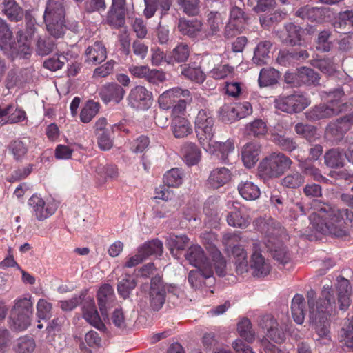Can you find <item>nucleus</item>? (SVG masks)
Listing matches in <instances>:
<instances>
[{
	"instance_id": "1",
	"label": "nucleus",
	"mask_w": 353,
	"mask_h": 353,
	"mask_svg": "<svg viewBox=\"0 0 353 353\" xmlns=\"http://www.w3.org/2000/svg\"><path fill=\"white\" fill-rule=\"evenodd\" d=\"M309 307V323L317 337L315 340L322 344L330 341L329 316L336 313V305L334 294L329 285H324L321 296L316 300V292L310 290L307 293Z\"/></svg>"
},
{
	"instance_id": "2",
	"label": "nucleus",
	"mask_w": 353,
	"mask_h": 353,
	"mask_svg": "<svg viewBox=\"0 0 353 353\" xmlns=\"http://www.w3.org/2000/svg\"><path fill=\"white\" fill-rule=\"evenodd\" d=\"M314 210L316 212L310 216L314 230L323 234L336 238L348 236L347 228L344 221L345 216L341 213V208L315 200Z\"/></svg>"
},
{
	"instance_id": "3",
	"label": "nucleus",
	"mask_w": 353,
	"mask_h": 353,
	"mask_svg": "<svg viewBox=\"0 0 353 353\" xmlns=\"http://www.w3.org/2000/svg\"><path fill=\"white\" fill-rule=\"evenodd\" d=\"M261 230L265 234L264 244L274 259L281 264L288 263L290 253L280 240L285 235L284 228L279 222L269 219L264 223Z\"/></svg>"
},
{
	"instance_id": "4",
	"label": "nucleus",
	"mask_w": 353,
	"mask_h": 353,
	"mask_svg": "<svg viewBox=\"0 0 353 353\" xmlns=\"http://www.w3.org/2000/svg\"><path fill=\"white\" fill-rule=\"evenodd\" d=\"M23 32L17 33V42L13 40V33L7 21L0 17V49L3 53L12 59L19 57L27 58L30 55L32 49L23 42Z\"/></svg>"
},
{
	"instance_id": "5",
	"label": "nucleus",
	"mask_w": 353,
	"mask_h": 353,
	"mask_svg": "<svg viewBox=\"0 0 353 353\" xmlns=\"http://www.w3.org/2000/svg\"><path fill=\"white\" fill-rule=\"evenodd\" d=\"M292 160L281 152H272L262 159L258 165V174L263 180L278 178L288 170Z\"/></svg>"
},
{
	"instance_id": "6",
	"label": "nucleus",
	"mask_w": 353,
	"mask_h": 353,
	"mask_svg": "<svg viewBox=\"0 0 353 353\" xmlns=\"http://www.w3.org/2000/svg\"><path fill=\"white\" fill-rule=\"evenodd\" d=\"M192 100L190 92L180 88H174L164 92L159 98V103L165 110L172 108L174 117L185 111L187 103Z\"/></svg>"
},
{
	"instance_id": "7",
	"label": "nucleus",
	"mask_w": 353,
	"mask_h": 353,
	"mask_svg": "<svg viewBox=\"0 0 353 353\" xmlns=\"http://www.w3.org/2000/svg\"><path fill=\"white\" fill-rule=\"evenodd\" d=\"M65 7L60 4L51 3L46 7L43 14L44 21L48 33L54 38H61L65 31Z\"/></svg>"
},
{
	"instance_id": "8",
	"label": "nucleus",
	"mask_w": 353,
	"mask_h": 353,
	"mask_svg": "<svg viewBox=\"0 0 353 353\" xmlns=\"http://www.w3.org/2000/svg\"><path fill=\"white\" fill-rule=\"evenodd\" d=\"M195 132L198 140L203 145H209L214 134V118L212 112L206 109L199 111L195 118Z\"/></svg>"
},
{
	"instance_id": "9",
	"label": "nucleus",
	"mask_w": 353,
	"mask_h": 353,
	"mask_svg": "<svg viewBox=\"0 0 353 353\" xmlns=\"http://www.w3.org/2000/svg\"><path fill=\"white\" fill-rule=\"evenodd\" d=\"M310 100L305 95L295 92L286 96H279L275 99L274 105L276 109L288 114L299 113L310 104Z\"/></svg>"
},
{
	"instance_id": "10",
	"label": "nucleus",
	"mask_w": 353,
	"mask_h": 353,
	"mask_svg": "<svg viewBox=\"0 0 353 353\" xmlns=\"http://www.w3.org/2000/svg\"><path fill=\"white\" fill-rule=\"evenodd\" d=\"M240 240L236 233H228L223 237V243L228 249H231L232 256L235 259L236 271L242 274L248 271L247 252L242 245H235Z\"/></svg>"
},
{
	"instance_id": "11",
	"label": "nucleus",
	"mask_w": 353,
	"mask_h": 353,
	"mask_svg": "<svg viewBox=\"0 0 353 353\" xmlns=\"http://www.w3.org/2000/svg\"><path fill=\"white\" fill-rule=\"evenodd\" d=\"M252 254L251 256L250 267L254 276H265L270 272V265L261 254V244L257 240L252 239L248 242Z\"/></svg>"
},
{
	"instance_id": "12",
	"label": "nucleus",
	"mask_w": 353,
	"mask_h": 353,
	"mask_svg": "<svg viewBox=\"0 0 353 353\" xmlns=\"http://www.w3.org/2000/svg\"><path fill=\"white\" fill-rule=\"evenodd\" d=\"M128 105L136 110H148L152 103V94L144 86L137 85L131 89L127 97Z\"/></svg>"
},
{
	"instance_id": "13",
	"label": "nucleus",
	"mask_w": 353,
	"mask_h": 353,
	"mask_svg": "<svg viewBox=\"0 0 353 353\" xmlns=\"http://www.w3.org/2000/svg\"><path fill=\"white\" fill-rule=\"evenodd\" d=\"M228 206L230 210L227 215L228 225L241 229L246 228L250 223V219L243 213L241 205L237 201H230L228 202Z\"/></svg>"
},
{
	"instance_id": "14",
	"label": "nucleus",
	"mask_w": 353,
	"mask_h": 353,
	"mask_svg": "<svg viewBox=\"0 0 353 353\" xmlns=\"http://www.w3.org/2000/svg\"><path fill=\"white\" fill-rule=\"evenodd\" d=\"M212 266L203 268H196L188 274V283L192 288L198 290L208 284H213L214 279L212 276Z\"/></svg>"
},
{
	"instance_id": "15",
	"label": "nucleus",
	"mask_w": 353,
	"mask_h": 353,
	"mask_svg": "<svg viewBox=\"0 0 353 353\" xmlns=\"http://www.w3.org/2000/svg\"><path fill=\"white\" fill-rule=\"evenodd\" d=\"M33 214L39 221H43L52 216L56 211V207L50 203H46L44 200L37 194H33L28 201Z\"/></svg>"
},
{
	"instance_id": "16",
	"label": "nucleus",
	"mask_w": 353,
	"mask_h": 353,
	"mask_svg": "<svg viewBox=\"0 0 353 353\" xmlns=\"http://www.w3.org/2000/svg\"><path fill=\"white\" fill-rule=\"evenodd\" d=\"M203 149L209 153L219 152L220 159L225 163L229 162V156L234 152V143L233 140L228 139L225 142L216 141L213 139L209 143V145H203Z\"/></svg>"
},
{
	"instance_id": "17",
	"label": "nucleus",
	"mask_w": 353,
	"mask_h": 353,
	"mask_svg": "<svg viewBox=\"0 0 353 353\" xmlns=\"http://www.w3.org/2000/svg\"><path fill=\"white\" fill-rule=\"evenodd\" d=\"M185 259L196 268L210 267L212 264L203 249L199 245H192L185 254Z\"/></svg>"
},
{
	"instance_id": "18",
	"label": "nucleus",
	"mask_w": 353,
	"mask_h": 353,
	"mask_svg": "<svg viewBox=\"0 0 353 353\" xmlns=\"http://www.w3.org/2000/svg\"><path fill=\"white\" fill-rule=\"evenodd\" d=\"M203 23L198 19H186L181 18L178 21L179 31L184 36L192 39H201Z\"/></svg>"
},
{
	"instance_id": "19",
	"label": "nucleus",
	"mask_w": 353,
	"mask_h": 353,
	"mask_svg": "<svg viewBox=\"0 0 353 353\" xmlns=\"http://www.w3.org/2000/svg\"><path fill=\"white\" fill-rule=\"evenodd\" d=\"M125 92V90L118 83H110L101 88L99 95L105 103L111 101L119 103L123 99Z\"/></svg>"
},
{
	"instance_id": "20",
	"label": "nucleus",
	"mask_w": 353,
	"mask_h": 353,
	"mask_svg": "<svg viewBox=\"0 0 353 353\" xmlns=\"http://www.w3.org/2000/svg\"><path fill=\"white\" fill-rule=\"evenodd\" d=\"M82 303L83 315L85 321L99 330L104 327V324L101 321L94 299L84 298Z\"/></svg>"
},
{
	"instance_id": "21",
	"label": "nucleus",
	"mask_w": 353,
	"mask_h": 353,
	"mask_svg": "<svg viewBox=\"0 0 353 353\" xmlns=\"http://www.w3.org/2000/svg\"><path fill=\"white\" fill-rule=\"evenodd\" d=\"M114 300V290L109 284L102 285L97 292L99 310L103 316H107L108 310L112 306Z\"/></svg>"
},
{
	"instance_id": "22",
	"label": "nucleus",
	"mask_w": 353,
	"mask_h": 353,
	"mask_svg": "<svg viewBox=\"0 0 353 353\" xmlns=\"http://www.w3.org/2000/svg\"><path fill=\"white\" fill-rule=\"evenodd\" d=\"M327 104L334 108H339L341 113L342 112L352 110L353 108V99L350 103L347 102L343 88H338L328 93Z\"/></svg>"
},
{
	"instance_id": "23",
	"label": "nucleus",
	"mask_w": 353,
	"mask_h": 353,
	"mask_svg": "<svg viewBox=\"0 0 353 353\" xmlns=\"http://www.w3.org/2000/svg\"><path fill=\"white\" fill-rule=\"evenodd\" d=\"M336 290L339 310L346 311L350 305L351 286L347 279L340 277L337 279Z\"/></svg>"
},
{
	"instance_id": "24",
	"label": "nucleus",
	"mask_w": 353,
	"mask_h": 353,
	"mask_svg": "<svg viewBox=\"0 0 353 353\" xmlns=\"http://www.w3.org/2000/svg\"><path fill=\"white\" fill-rule=\"evenodd\" d=\"M284 28L285 32L280 36L281 41L292 46L300 45L304 32L303 28L293 23L285 24Z\"/></svg>"
},
{
	"instance_id": "25",
	"label": "nucleus",
	"mask_w": 353,
	"mask_h": 353,
	"mask_svg": "<svg viewBox=\"0 0 353 353\" xmlns=\"http://www.w3.org/2000/svg\"><path fill=\"white\" fill-rule=\"evenodd\" d=\"M340 113L339 108L330 106L327 103L315 105L306 113V118L312 121L329 118Z\"/></svg>"
},
{
	"instance_id": "26",
	"label": "nucleus",
	"mask_w": 353,
	"mask_h": 353,
	"mask_svg": "<svg viewBox=\"0 0 353 353\" xmlns=\"http://www.w3.org/2000/svg\"><path fill=\"white\" fill-rule=\"evenodd\" d=\"M261 151V146L256 142H249L243 146L241 159L246 168L254 167L259 160Z\"/></svg>"
},
{
	"instance_id": "27",
	"label": "nucleus",
	"mask_w": 353,
	"mask_h": 353,
	"mask_svg": "<svg viewBox=\"0 0 353 353\" xmlns=\"http://www.w3.org/2000/svg\"><path fill=\"white\" fill-rule=\"evenodd\" d=\"M208 28L201 39H210L217 36L223 25L221 14L218 12H210L208 14Z\"/></svg>"
},
{
	"instance_id": "28",
	"label": "nucleus",
	"mask_w": 353,
	"mask_h": 353,
	"mask_svg": "<svg viewBox=\"0 0 353 353\" xmlns=\"http://www.w3.org/2000/svg\"><path fill=\"white\" fill-rule=\"evenodd\" d=\"M107 52L105 46L99 41L88 46L85 51V62L98 64L105 60Z\"/></svg>"
},
{
	"instance_id": "29",
	"label": "nucleus",
	"mask_w": 353,
	"mask_h": 353,
	"mask_svg": "<svg viewBox=\"0 0 353 353\" xmlns=\"http://www.w3.org/2000/svg\"><path fill=\"white\" fill-rule=\"evenodd\" d=\"M232 179V172L229 168L225 167L216 168L211 171L208 177V182L213 188H219Z\"/></svg>"
},
{
	"instance_id": "30",
	"label": "nucleus",
	"mask_w": 353,
	"mask_h": 353,
	"mask_svg": "<svg viewBox=\"0 0 353 353\" xmlns=\"http://www.w3.org/2000/svg\"><path fill=\"white\" fill-rule=\"evenodd\" d=\"M2 5V13L10 21L18 22L25 17L23 8L19 6L15 0H3Z\"/></svg>"
},
{
	"instance_id": "31",
	"label": "nucleus",
	"mask_w": 353,
	"mask_h": 353,
	"mask_svg": "<svg viewBox=\"0 0 353 353\" xmlns=\"http://www.w3.org/2000/svg\"><path fill=\"white\" fill-rule=\"evenodd\" d=\"M296 16L310 21L321 22L325 17V8L312 7L309 5L301 7L296 12Z\"/></svg>"
},
{
	"instance_id": "32",
	"label": "nucleus",
	"mask_w": 353,
	"mask_h": 353,
	"mask_svg": "<svg viewBox=\"0 0 353 353\" xmlns=\"http://www.w3.org/2000/svg\"><path fill=\"white\" fill-rule=\"evenodd\" d=\"M239 193L246 201H254L259 198L261 191L256 184L250 181H241L237 187Z\"/></svg>"
},
{
	"instance_id": "33",
	"label": "nucleus",
	"mask_w": 353,
	"mask_h": 353,
	"mask_svg": "<svg viewBox=\"0 0 353 353\" xmlns=\"http://www.w3.org/2000/svg\"><path fill=\"white\" fill-rule=\"evenodd\" d=\"M349 130V124L345 119H339L330 123L326 128L327 136L331 137L334 141H340L344 134Z\"/></svg>"
},
{
	"instance_id": "34",
	"label": "nucleus",
	"mask_w": 353,
	"mask_h": 353,
	"mask_svg": "<svg viewBox=\"0 0 353 353\" xmlns=\"http://www.w3.org/2000/svg\"><path fill=\"white\" fill-rule=\"evenodd\" d=\"M181 153L184 161L189 166L197 164L201 159V151L194 143H184L181 148Z\"/></svg>"
},
{
	"instance_id": "35",
	"label": "nucleus",
	"mask_w": 353,
	"mask_h": 353,
	"mask_svg": "<svg viewBox=\"0 0 353 353\" xmlns=\"http://www.w3.org/2000/svg\"><path fill=\"white\" fill-rule=\"evenodd\" d=\"M190 54V46L183 42L179 43L168 56V63H183L188 61Z\"/></svg>"
},
{
	"instance_id": "36",
	"label": "nucleus",
	"mask_w": 353,
	"mask_h": 353,
	"mask_svg": "<svg viewBox=\"0 0 353 353\" xmlns=\"http://www.w3.org/2000/svg\"><path fill=\"white\" fill-rule=\"evenodd\" d=\"M272 46L270 41H260L254 49L252 59L254 63L259 65L267 63Z\"/></svg>"
},
{
	"instance_id": "37",
	"label": "nucleus",
	"mask_w": 353,
	"mask_h": 353,
	"mask_svg": "<svg viewBox=\"0 0 353 353\" xmlns=\"http://www.w3.org/2000/svg\"><path fill=\"white\" fill-rule=\"evenodd\" d=\"M145 8L144 14L150 19L152 17L158 8L162 10V13L168 11L172 4V0H144Z\"/></svg>"
},
{
	"instance_id": "38",
	"label": "nucleus",
	"mask_w": 353,
	"mask_h": 353,
	"mask_svg": "<svg viewBox=\"0 0 353 353\" xmlns=\"http://www.w3.org/2000/svg\"><path fill=\"white\" fill-rule=\"evenodd\" d=\"M145 259L150 256H161L163 251V243L158 239L147 241L138 248Z\"/></svg>"
},
{
	"instance_id": "39",
	"label": "nucleus",
	"mask_w": 353,
	"mask_h": 353,
	"mask_svg": "<svg viewBox=\"0 0 353 353\" xmlns=\"http://www.w3.org/2000/svg\"><path fill=\"white\" fill-rule=\"evenodd\" d=\"M280 76V72L273 68H263L259 75V85L260 87L274 85L278 83Z\"/></svg>"
},
{
	"instance_id": "40",
	"label": "nucleus",
	"mask_w": 353,
	"mask_h": 353,
	"mask_svg": "<svg viewBox=\"0 0 353 353\" xmlns=\"http://www.w3.org/2000/svg\"><path fill=\"white\" fill-rule=\"evenodd\" d=\"M305 299L301 294H296L292 300L291 312L294 321L301 325L305 319Z\"/></svg>"
},
{
	"instance_id": "41",
	"label": "nucleus",
	"mask_w": 353,
	"mask_h": 353,
	"mask_svg": "<svg viewBox=\"0 0 353 353\" xmlns=\"http://www.w3.org/2000/svg\"><path fill=\"white\" fill-rule=\"evenodd\" d=\"M189 239L185 235H175L170 234L166 238V246L168 248L170 254L174 256H177L176 250H183L188 245Z\"/></svg>"
},
{
	"instance_id": "42",
	"label": "nucleus",
	"mask_w": 353,
	"mask_h": 353,
	"mask_svg": "<svg viewBox=\"0 0 353 353\" xmlns=\"http://www.w3.org/2000/svg\"><path fill=\"white\" fill-rule=\"evenodd\" d=\"M172 127L173 134L176 138H183L192 132L190 122L186 119L181 117L173 119Z\"/></svg>"
},
{
	"instance_id": "43",
	"label": "nucleus",
	"mask_w": 353,
	"mask_h": 353,
	"mask_svg": "<svg viewBox=\"0 0 353 353\" xmlns=\"http://www.w3.org/2000/svg\"><path fill=\"white\" fill-rule=\"evenodd\" d=\"M31 314L11 312L10 317V327L14 330L22 331L30 325Z\"/></svg>"
},
{
	"instance_id": "44",
	"label": "nucleus",
	"mask_w": 353,
	"mask_h": 353,
	"mask_svg": "<svg viewBox=\"0 0 353 353\" xmlns=\"http://www.w3.org/2000/svg\"><path fill=\"white\" fill-rule=\"evenodd\" d=\"M325 164L331 168H339L343 166V153L339 148L331 149L324 155Z\"/></svg>"
},
{
	"instance_id": "45",
	"label": "nucleus",
	"mask_w": 353,
	"mask_h": 353,
	"mask_svg": "<svg viewBox=\"0 0 353 353\" xmlns=\"http://www.w3.org/2000/svg\"><path fill=\"white\" fill-rule=\"evenodd\" d=\"M149 301L151 310L159 311L165 301V290L164 288L150 290Z\"/></svg>"
},
{
	"instance_id": "46",
	"label": "nucleus",
	"mask_w": 353,
	"mask_h": 353,
	"mask_svg": "<svg viewBox=\"0 0 353 353\" xmlns=\"http://www.w3.org/2000/svg\"><path fill=\"white\" fill-rule=\"evenodd\" d=\"M237 331L240 336L249 343L254 342L255 332L252 328L251 321L247 319H243L237 325Z\"/></svg>"
},
{
	"instance_id": "47",
	"label": "nucleus",
	"mask_w": 353,
	"mask_h": 353,
	"mask_svg": "<svg viewBox=\"0 0 353 353\" xmlns=\"http://www.w3.org/2000/svg\"><path fill=\"white\" fill-rule=\"evenodd\" d=\"M184 177L183 171L178 168L168 171L163 176V181L168 187H179L182 184Z\"/></svg>"
},
{
	"instance_id": "48",
	"label": "nucleus",
	"mask_w": 353,
	"mask_h": 353,
	"mask_svg": "<svg viewBox=\"0 0 353 353\" xmlns=\"http://www.w3.org/2000/svg\"><path fill=\"white\" fill-rule=\"evenodd\" d=\"M100 103L94 101H88L82 108L80 119L83 123H89L99 112Z\"/></svg>"
},
{
	"instance_id": "49",
	"label": "nucleus",
	"mask_w": 353,
	"mask_h": 353,
	"mask_svg": "<svg viewBox=\"0 0 353 353\" xmlns=\"http://www.w3.org/2000/svg\"><path fill=\"white\" fill-rule=\"evenodd\" d=\"M137 285L136 279L130 275H125L117 284L119 294L126 299Z\"/></svg>"
},
{
	"instance_id": "50",
	"label": "nucleus",
	"mask_w": 353,
	"mask_h": 353,
	"mask_svg": "<svg viewBox=\"0 0 353 353\" xmlns=\"http://www.w3.org/2000/svg\"><path fill=\"white\" fill-rule=\"evenodd\" d=\"M305 182V176L299 172H292L288 174L281 180V184L285 188L296 189Z\"/></svg>"
},
{
	"instance_id": "51",
	"label": "nucleus",
	"mask_w": 353,
	"mask_h": 353,
	"mask_svg": "<svg viewBox=\"0 0 353 353\" xmlns=\"http://www.w3.org/2000/svg\"><path fill=\"white\" fill-rule=\"evenodd\" d=\"M332 33L330 30L321 31L316 39V48L317 50L327 52H330L333 46L332 41L330 40Z\"/></svg>"
},
{
	"instance_id": "52",
	"label": "nucleus",
	"mask_w": 353,
	"mask_h": 353,
	"mask_svg": "<svg viewBox=\"0 0 353 353\" xmlns=\"http://www.w3.org/2000/svg\"><path fill=\"white\" fill-rule=\"evenodd\" d=\"M299 167L303 172L302 174L311 176L314 181L318 182H326L328 179L323 176L320 170L314 165L310 164L306 161H302L299 164Z\"/></svg>"
},
{
	"instance_id": "53",
	"label": "nucleus",
	"mask_w": 353,
	"mask_h": 353,
	"mask_svg": "<svg viewBox=\"0 0 353 353\" xmlns=\"http://www.w3.org/2000/svg\"><path fill=\"white\" fill-rule=\"evenodd\" d=\"M245 132L249 136L259 137L266 134L267 126L261 119H256L246 125Z\"/></svg>"
},
{
	"instance_id": "54",
	"label": "nucleus",
	"mask_w": 353,
	"mask_h": 353,
	"mask_svg": "<svg viewBox=\"0 0 353 353\" xmlns=\"http://www.w3.org/2000/svg\"><path fill=\"white\" fill-rule=\"evenodd\" d=\"M31 298V296L28 295L27 297L16 299L12 312L32 314L33 303Z\"/></svg>"
},
{
	"instance_id": "55",
	"label": "nucleus",
	"mask_w": 353,
	"mask_h": 353,
	"mask_svg": "<svg viewBox=\"0 0 353 353\" xmlns=\"http://www.w3.org/2000/svg\"><path fill=\"white\" fill-rule=\"evenodd\" d=\"M181 74L186 79L198 83H203L205 80V74L200 68L185 65L181 68Z\"/></svg>"
},
{
	"instance_id": "56",
	"label": "nucleus",
	"mask_w": 353,
	"mask_h": 353,
	"mask_svg": "<svg viewBox=\"0 0 353 353\" xmlns=\"http://www.w3.org/2000/svg\"><path fill=\"white\" fill-rule=\"evenodd\" d=\"M180 9L189 16H196L200 12V0H177Z\"/></svg>"
},
{
	"instance_id": "57",
	"label": "nucleus",
	"mask_w": 353,
	"mask_h": 353,
	"mask_svg": "<svg viewBox=\"0 0 353 353\" xmlns=\"http://www.w3.org/2000/svg\"><path fill=\"white\" fill-rule=\"evenodd\" d=\"M300 81L307 85L319 84V76L313 69L303 67L301 68L299 72Z\"/></svg>"
},
{
	"instance_id": "58",
	"label": "nucleus",
	"mask_w": 353,
	"mask_h": 353,
	"mask_svg": "<svg viewBox=\"0 0 353 353\" xmlns=\"http://www.w3.org/2000/svg\"><path fill=\"white\" fill-rule=\"evenodd\" d=\"M10 152L13 155L14 159L17 161H21L28 152V148L22 141L14 140L8 145Z\"/></svg>"
},
{
	"instance_id": "59",
	"label": "nucleus",
	"mask_w": 353,
	"mask_h": 353,
	"mask_svg": "<svg viewBox=\"0 0 353 353\" xmlns=\"http://www.w3.org/2000/svg\"><path fill=\"white\" fill-rule=\"evenodd\" d=\"M341 336L346 346L353 350V315L344 323Z\"/></svg>"
},
{
	"instance_id": "60",
	"label": "nucleus",
	"mask_w": 353,
	"mask_h": 353,
	"mask_svg": "<svg viewBox=\"0 0 353 353\" xmlns=\"http://www.w3.org/2000/svg\"><path fill=\"white\" fill-rule=\"evenodd\" d=\"M272 141L283 150L287 152H292L297 147L296 143L292 138L285 137L278 134L272 135Z\"/></svg>"
},
{
	"instance_id": "61",
	"label": "nucleus",
	"mask_w": 353,
	"mask_h": 353,
	"mask_svg": "<svg viewBox=\"0 0 353 353\" xmlns=\"http://www.w3.org/2000/svg\"><path fill=\"white\" fill-rule=\"evenodd\" d=\"M125 10H114L111 9L108 12L107 21L109 24L114 28H120L125 24Z\"/></svg>"
},
{
	"instance_id": "62",
	"label": "nucleus",
	"mask_w": 353,
	"mask_h": 353,
	"mask_svg": "<svg viewBox=\"0 0 353 353\" xmlns=\"http://www.w3.org/2000/svg\"><path fill=\"white\" fill-rule=\"evenodd\" d=\"M236 105L225 104L219 110L221 119L225 122H233L239 120L237 112H236Z\"/></svg>"
},
{
	"instance_id": "63",
	"label": "nucleus",
	"mask_w": 353,
	"mask_h": 353,
	"mask_svg": "<svg viewBox=\"0 0 353 353\" xmlns=\"http://www.w3.org/2000/svg\"><path fill=\"white\" fill-rule=\"evenodd\" d=\"M249 20V17L240 8L234 6L230 10L229 21L245 28Z\"/></svg>"
},
{
	"instance_id": "64",
	"label": "nucleus",
	"mask_w": 353,
	"mask_h": 353,
	"mask_svg": "<svg viewBox=\"0 0 353 353\" xmlns=\"http://www.w3.org/2000/svg\"><path fill=\"white\" fill-rule=\"evenodd\" d=\"M294 130L297 134L302 136L310 141L316 134V128L314 126L303 123H296L294 126Z\"/></svg>"
}]
</instances>
